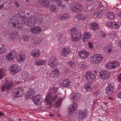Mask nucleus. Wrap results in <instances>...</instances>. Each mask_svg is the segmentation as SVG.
Segmentation results:
<instances>
[{
    "mask_svg": "<svg viewBox=\"0 0 121 121\" xmlns=\"http://www.w3.org/2000/svg\"><path fill=\"white\" fill-rule=\"evenodd\" d=\"M68 64L69 65L71 66L72 68H73L75 66V63L73 61H70L68 62Z\"/></svg>",
    "mask_w": 121,
    "mask_h": 121,
    "instance_id": "nucleus-44",
    "label": "nucleus"
},
{
    "mask_svg": "<svg viewBox=\"0 0 121 121\" xmlns=\"http://www.w3.org/2000/svg\"><path fill=\"white\" fill-rule=\"evenodd\" d=\"M56 5L59 6L61 7L62 8H64L65 7V5H63L62 6H61L62 4V1L61 0H60L58 1L57 0L56 2Z\"/></svg>",
    "mask_w": 121,
    "mask_h": 121,
    "instance_id": "nucleus-37",
    "label": "nucleus"
},
{
    "mask_svg": "<svg viewBox=\"0 0 121 121\" xmlns=\"http://www.w3.org/2000/svg\"><path fill=\"white\" fill-rule=\"evenodd\" d=\"M118 79L119 82H121V73H120L119 75L118 76Z\"/></svg>",
    "mask_w": 121,
    "mask_h": 121,
    "instance_id": "nucleus-53",
    "label": "nucleus"
},
{
    "mask_svg": "<svg viewBox=\"0 0 121 121\" xmlns=\"http://www.w3.org/2000/svg\"><path fill=\"white\" fill-rule=\"evenodd\" d=\"M79 56L82 58H86L89 54V53L87 51L82 50L79 52Z\"/></svg>",
    "mask_w": 121,
    "mask_h": 121,
    "instance_id": "nucleus-17",
    "label": "nucleus"
},
{
    "mask_svg": "<svg viewBox=\"0 0 121 121\" xmlns=\"http://www.w3.org/2000/svg\"><path fill=\"white\" fill-rule=\"evenodd\" d=\"M4 70L2 69H0V79H1L4 76Z\"/></svg>",
    "mask_w": 121,
    "mask_h": 121,
    "instance_id": "nucleus-47",
    "label": "nucleus"
},
{
    "mask_svg": "<svg viewBox=\"0 0 121 121\" xmlns=\"http://www.w3.org/2000/svg\"><path fill=\"white\" fill-rule=\"evenodd\" d=\"M31 32L34 34H37L41 31V28L39 27H35L32 28L30 29Z\"/></svg>",
    "mask_w": 121,
    "mask_h": 121,
    "instance_id": "nucleus-20",
    "label": "nucleus"
},
{
    "mask_svg": "<svg viewBox=\"0 0 121 121\" xmlns=\"http://www.w3.org/2000/svg\"><path fill=\"white\" fill-rule=\"evenodd\" d=\"M58 89L57 88H55V90H54V92L55 93H56H56H57V90Z\"/></svg>",
    "mask_w": 121,
    "mask_h": 121,
    "instance_id": "nucleus-59",
    "label": "nucleus"
},
{
    "mask_svg": "<svg viewBox=\"0 0 121 121\" xmlns=\"http://www.w3.org/2000/svg\"><path fill=\"white\" fill-rule=\"evenodd\" d=\"M26 56V55L25 54L22 53L17 56V58L19 61H23L25 60Z\"/></svg>",
    "mask_w": 121,
    "mask_h": 121,
    "instance_id": "nucleus-25",
    "label": "nucleus"
},
{
    "mask_svg": "<svg viewBox=\"0 0 121 121\" xmlns=\"http://www.w3.org/2000/svg\"><path fill=\"white\" fill-rule=\"evenodd\" d=\"M39 4L45 7H48L50 5L48 0H39Z\"/></svg>",
    "mask_w": 121,
    "mask_h": 121,
    "instance_id": "nucleus-21",
    "label": "nucleus"
},
{
    "mask_svg": "<svg viewBox=\"0 0 121 121\" xmlns=\"http://www.w3.org/2000/svg\"><path fill=\"white\" fill-rule=\"evenodd\" d=\"M20 70V67L17 64H14L11 65L10 72L12 75H15Z\"/></svg>",
    "mask_w": 121,
    "mask_h": 121,
    "instance_id": "nucleus-4",
    "label": "nucleus"
},
{
    "mask_svg": "<svg viewBox=\"0 0 121 121\" xmlns=\"http://www.w3.org/2000/svg\"><path fill=\"white\" fill-rule=\"evenodd\" d=\"M22 77L23 78H28L30 76H29V73L27 72H22Z\"/></svg>",
    "mask_w": 121,
    "mask_h": 121,
    "instance_id": "nucleus-36",
    "label": "nucleus"
},
{
    "mask_svg": "<svg viewBox=\"0 0 121 121\" xmlns=\"http://www.w3.org/2000/svg\"><path fill=\"white\" fill-rule=\"evenodd\" d=\"M4 8V5H0V9H2Z\"/></svg>",
    "mask_w": 121,
    "mask_h": 121,
    "instance_id": "nucleus-61",
    "label": "nucleus"
},
{
    "mask_svg": "<svg viewBox=\"0 0 121 121\" xmlns=\"http://www.w3.org/2000/svg\"><path fill=\"white\" fill-rule=\"evenodd\" d=\"M41 52L39 50L35 49L32 50L31 53L30 55L33 57H38L40 55Z\"/></svg>",
    "mask_w": 121,
    "mask_h": 121,
    "instance_id": "nucleus-19",
    "label": "nucleus"
},
{
    "mask_svg": "<svg viewBox=\"0 0 121 121\" xmlns=\"http://www.w3.org/2000/svg\"><path fill=\"white\" fill-rule=\"evenodd\" d=\"M32 99L34 101L38 102V103H39V102L40 103L42 102V98H41L40 95H37L35 96L34 97L32 98Z\"/></svg>",
    "mask_w": 121,
    "mask_h": 121,
    "instance_id": "nucleus-23",
    "label": "nucleus"
},
{
    "mask_svg": "<svg viewBox=\"0 0 121 121\" xmlns=\"http://www.w3.org/2000/svg\"><path fill=\"white\" fill-rule=\"evenodd\" d=\"M95 14H93V17H94L95 18L97 17H101V13H94Z\"/></svg>",
    "mask_w": 121,
    "mask_h": 121,
    "instance_id": "nucleus-49",
    "label": "nucleus"
},
{
    "mask_svg": "<svg viewBox=\"0 0 121 121\" xmlns=\"http://www.w3.org/2000/svg\"><path fill=\"white\" fill-rule=\"evenodd\" d=\"M25 16V13L22 11L19 12L18 14L13 15L8 22L9 26L19 29L23 28V24L29 27L35 26L36 21L35 18H26Z\"/></svg>",
    "mask_w": 121,
    "mask_h": 121,
    "instance_id": "nucleus-1",
    "label": "nucleus"
},
{
    "mask_svg": "<svg viewBox=\"0 0 121 121\" xmlns=\"http://www.w3.org/2000/svg\"><path fill=\"white\" fill-rule=\"evenodd\" d=\"M57 95H56L54 97H52L51 99V102H53L56 100L57 98Z\"/></svg>",
    "mask_w": 121,
    "mask_h": 121,
    "instance_id": "nucleus-50",
    "label": "nucleus"
},
{
    "mask_svg": "<svg viewBox=\"0 0 121 121\" xmlns=\"http://www.w3.org/2000/svg\"><path fill=\"white\" fill-rule=\"evenodd\" d=\"M55 116V115L54 114H49V116L51 117H52L54 116Z\"/></svg>",
    "mask_w": 121,
    "mask_h": 121,
    "instance_id": "nucleus-60",
    "label": "nucleus"
},
{
    "mask_svg": "<svg viewBox=\"0 0 121 121\" xmlns=\"http://www.w3.org/2000/svg\"><path fill=\"white\" fill-rule=\"evenodd\" d=\"M18 32H16L15 33H13L12 37L11 38V39H19V37L17 35Z\"/></svg>",
    "mask_w": 121,
    "mask_h": 121,
    "instance_id": "nucleus-35",
    "label": "nucleus"
},
{
    "mask_svg": "<svg viewBox=\"0 0 121 121\" xmlns=\"http://www.w3.org/2000/svg\"><path fill=\"white\" fill-rule=\"evenodd\" d=\"M88 47L89 48H93V47L94 46V45L92 43H91L90 42H89L88 43Z\"/></svg>",
    "mask_w": 121,
    "mask_h": 121,
    "instance_id": "nucleus-51",
    "label": "nucleus"
},
{
    "mask_svg": "<svg viewBox=\"0 0 121 121\" xmlns=\"http://www.w3.org/2000/svg\"><path fill=\"white\" fill-rule=\"evenodd\" d=\"M48 64L52 68L55 67L57 64L56 57L54 56H52L49 60Z\"/></svg>",
    "mask_w": 121,
    "mask_h": 121,
    "instance_id": "nucleus-7",
    "label": "nucleus"
},
{
    "mask_svg": "<svg viewBox=\"0 0 121 121\" xmlns=\"http://www.w3.org/2000/svg\"><path fill=\"white\" fill-rule=\"evenodd\" d=\"M16 54V52L14 50H12L6 56V59L9 61H12Z\"/></svg>",
    "mask_w": 121,
    "mask_h": 121,
    "instance_id": "nucleus-6",
    "label": "nucleus"
},
{
    "mask_svg": "<svg viewBox=\"0 0 121 121\" xmlns=\"http://www.w3.org/2000/svg\"><path fill=\"white\" fill-rule=\"evenodd\" d=\"M113 66V68L118 67L120 66V64L117 61H112Z\"/></svg>",
    "mask_w": 121,
    "mask_h": 121,
    "instance_id": "nucleus-40",
    "label": "nucleus"
},
{
    "mask_svg": "<svg viewBox=\"0 0 121 121\" xmlns=\"http://www.w3.org/2000/svg\"><path fill=\"white\" fill-rule=\"evenodd\" d=\"M56 37L59 41L62 43H64L66 40V38L64 35L61 34L60 33H57L56 35Z\"/></svg>",
    "mask_w": 121,
    "mask_h": 121,
    "instance_id": "nucleus-15",
    "label": "nucleus"
},
{
    "mask_svg": "<svg viewBox=\"0 0 121 121\" xmlns=\"http://www.w3.org/2000/svg\"><path fill=\"white\" fill-rule=\"evenodd\" d=\"M110 73L106 70H102L99 73L100 77L103 79L108 78L110 77Z\"/></svg>",
    "mask_w": 121,
    "mask_h": 121,
    "instance_id": "nucleus-9",
    "label": "nucleus"
},
{
    "mask_svg": "<svg viewBox=\"0 0 121 121\" xmlns=\"http://www.w3.org/2000/svg\"><path fill=\"white\" fill-rule=\"evenodd\" d=\"M107 51L110 53L111 51H113L112 46L111 45H109L107 48Z\"/></svg>",
    "mask_w": 121,
    "mask_h": 121,
    "instance_id": "nucleus-45",
    "label": "nucleus"
},
{
    "mask_svg": "<svg viewBox=\"0 0 121 121\" xmlns=\"http://www.w3.org/2000/svg\"><path fill=\"white\" fill-rule=\"evenodd\" d=\"M81 66L80 67V68L81 69H85L87 67V65L85 63H82V64L81 63Z\"/></svg>",
    "mask_w": 121,
    "mask_h": 121,
    "instance_id": "nucleus-48",
    "label": "nucleus"
},
{
    "mask_svg": "<svg viewBox=\"0 0 121 121\" xmlns=\"http://www.w3.org/2000/svg\"><path fill=\"white\" fill-rule=\"evenodd\" d=\"M62 99L61 98H59L57 101L55 103V104L57 107H58L61 105Z\"/></svg>",
    "mask_w": 121,
    "mask_h": 121,
    "instance_id": "nucleus-42",
    "label": "nucleus"
},
{
    "mask_svg": "<svg viewBox=\"0 0 121 121\" xmlns=\"http://www.w3.org/2000/svg\"><path fill=\"white\" fill-rule=\"evenodd\" d=\"M84 37L82 38L83 41L85 42H86L88 41L91 37V33L88 32H86L84 33L83 35Z\"/></svg>",
    "mask_w": 121,
    "mask_h": 121,
    "instance_id": "nucleus-18",
    "label": "nucleus"
},
{
    "mask_svg": "<svg viewBox=\"0 0 121 121\" xmlns=\"http://www.w3.org/2000/svg\"><path fill=\"white\" fill-rule=\"evenodd\" d=\"M107 25L108 26L114 28H117L119 26L117 23L115 22H110L107 23Z\"/></svg>",
    "mask_w": 121,
    "mask_h": 121,
    "instance_id": "nucleus-22",
    "label": "nucleus"
},
{
    "mask_svg": "<svg viewBox=\"0 0 121 121\" xmlns=\"http://www.w3.org/2000/svg\"><path fill=\"white\" fill-rule=\"evenodd\" d=\"M71 82L69 79H66L64 80L60 83V85L61 87H66L69 86Z\"/></svg>",
    "mask_w": 121,
    "mask_h": 121,
    "instance_id": "nucleus-14",
    "label": "nucleus"
},
{
    "mask_svg": "<svg viewBox=\"0 0 121 121\" xmlns=\"http://www.w3.org/2000/svg\"><path fill=\"white\" fill-rule=\"evenodd\" d=\"M70 50L69 47H65L62 48L61 51V54L64 56L66 57L67 55L69 54Z\"/></svg>",
    "mask_w": 121,
    "mask_h": 121,
    "instance_id": "nucleus-13",
    "label": "nucleus"
},
{
    "mask_svg": "<svg viewBox=\"0 0 121 121\" xmlns=\"http://www.w3.org/2000/svg\"><path fill=\"white\" fill-rule=\"evenodd\" d=\"M107 16L110 19H114V15L113 12H109L107 14Z\"/></svg>",
    "mask_w": 121,
    "mask_h": 121,
    "instance_id": "nucleus-38",
    "label": "nucleus"
},
{
    "mask_svg": "<svg viewBox=\"0 0 121 121\" xmlns=\"http://www.w3.org/2000/svg\"><path fill=\"white\" fill-rule=\"evenodd\" d=\"M12 84H11V85H9V86H6V85H4L1 88V89L2 91H7L10 88V86H12Z\"/></svg>",
    "mask_w": 121,
    "mask_h": 121,
    "instance_id": "nucleus-32",
    "label": "nucleus"
},
{
    "mask_svg": "<svg viewBox=\"0 0 121 121\" xmlns=\"http://www.w3.org/2000/svg\"><path fill=\"white\" fill-rule=\"evenodd\" d=\"M117 96L119 98L121 99V91H120L117 95Z\"/></svg>",
    "mask_w": 121,
    "mask_h": 121,
    "instance_id": "nucleus-54",
    "label": "nucleus"
},
{
    "mask_svg": "<svg viewBox=\"0 0 121 121\" xmlns=\"http://www.w3.org/2000/svg\"><path fill=\"white\" fill-rule=\"evenodd\" d=\"M85 77L86 79L92 82L95 78V76L91 72H87Z\"/></svg>",
    "mask_w": 121,
    "mask_h": 121,
    "instance_id": "nucleus-12",
    "label": "nucleus"
},
{
    "mask_svg": "<svg viewBox=\"0 0 121 121\" xmlns=\"http://www.w3.org/2000/svg\"><path fill=\"white\" fill-rule=\"evenodd\" d=\"M92 8L91 5H90L87 7V10L89 11H90L91 10Z\"/></svg>",
    "mask_w": 121,
    "mask_h": 121,
    "instance_id": "nucleus-52",
    "label": "nucleus"
},
{
    "mask_svg": "<svg viewBox=\"0 0 121 121\" xmlns=\"http://www.w3.org/2000/svg\"><path fill=\"white\" fill-rule=\"evenodd\" d=\"M46 62V60L45 61L43 59H39L36 61V65L37 66L44 65Z\"/></svg>",
    "mask_w": 121,
    "mask_h": 121,
    "instance_id": "nucleus-26",
    "label": "nucleus"
},
{
    "mask_svg": "<svg viewBox=\"0 0 121 121\" xmlns=\"http://www.w3.org/2000/svg\"><path fill=\"white\" fill-rule=\"evenodd\" d=\"M87 17V15L84 14L79 13L77 15V18L79 20H83L86 19Z\"/></svg>",
    "mask_w": 121,
    "mask_h": 121,
    "instance_id": "nucleus-24",
    "label": "nucleus"
},
{
    "mask_svg": "<svg viewBox=\"0 0 121 121\" xmlns=\"http://www.w3.org/2000/svg\"><path fill=\"white\" fill-rule=\"evenodd\" d=\"M115 35L114 33V34H111L110 35L111 37H112L113 39L114 38H115Z\"/></svg>",
    "mask_w": 121,
    "mask_h": 121,
    "instance_id": "nucleus-56",
    "label": "nucleus"
},
{
    "mask_svg": "<svg viewBox=\"0 0 121 121\" xmlns=\"http://www.w3.org/2000/svg\"><path fill=\"white\" fill-rule=\"evenodd\" d=\"M105 90L106 94L108 95H111L113 93V91H112L111 89L106 87V88Z\"/></svg>",
    "mask_w": 121,
    "mask_h": 121,
    "instance_id": "nucleus-39",
    "label": "nucleus"
},
{
    "mask_svg": "<svg viewBox=\"0 0 121 121\" xmlns=\"http://www.w3.org/2000/svg\"><path fill=\"white\" fill-rule=\"evenodd\" d=\"M88 112L86 110H79L78 112V119L79 121H82L86 117Z\"/></svg>",
    "mask_w": 121,
    "mask_h": 121,
    "instance_id": "nucleus-5",
    "label": "nucleus"
},
{
    "mask_svg": "<svg viewBox=\"0 0 121 121\" xmlns=\"http://www.w3.org/2000/svg\"><path fill=\"white\" fill-rule=\"evenodd\" d=\"M106 67L108 69H111L113 68V66L112 62L108 63L106 65Z\"/></svg>",
    "mask_w": 121,
    "mask_h": 121,
    "instance_id": "nucleus-41",
    "label": "nucleus"
},
{
    "mask_svg": "<svg viewBox=\"0 0 121 121\" xmlns=\"http://www.w3.org/2000/svg\"><path fill=\"white\" fill-rule=\"evenodd\" d=\"M102 3V2H99V4H99V7L102 8L103 7V5H102L101 4Z\"/></svg>",
    "mask_w": 121,
    "mask_h": 121,
    "instance_id": "nucleus-55",
    "label": "nucleus"
},
{
    "mask_svg": "<svg viewBox=\"0 0 121 121\" xmlns=\"http://www.w3.org/2000/svg\"><path fill=\"white\" fill-rule=\"evenodd\" d=\"M77 94L74 92H72L70 96V99L72 101V102L74 103L72 105L71 107L69 108L70 112L71 113H72L74 112V111L76 109L77 105L76 103L74 102L77 100Z\"/></svg>",
    "mask_w": 121,
    "mask_h": 121,
    "instance_id": "nucleus-3",
    "label": "nucleus"
},
{
    "mask_svg": "<svg viewBox=\"0 0 121 121\" xmlns=\"http://www.w3.org/2000/svg\"><path fill=\"white\" fill-rule=\"evenodd\" d=\"M94 62L95 64H98L100 63L103 60V57L100 54H96L93 56Z\"/></svg>",
    "mask_w": 121,
    "mask_h": 121,
    "instance_id": "nucleus-10",
    "label": "nucleus"
},
{
    "mask_svg": "<svg viewBox=\"0 0 121 121\" xmlns=\"http://www.w3.org/2000/svg\"><path fill=\"white\" fill-rule=\"evenodd\" d=\"M15 94L16 95L15 96L16 97H20L22 96L24 93V91L23 88L22 87L17 88V90L15 91Z\"/></svg>",
    "mask_w": 121,
    "mask_h": 121,
    "instance_id": "nucleus-16",
    "label": "nucleus"
},
{
    "mask_svg": "<svg viewBox=\"0 0 121 121\" xmlns=\"http://www.w3.org/2000/svg\"><path fill=\"white\" fill-rule=\"evenodd\" d=\"M106 35L105 34H104L102 35V37L104 38H105L106 37Z\"/></svg>",
    "mask_w": 121,
    "mask_h": 121,
    "instance_id": "nucleus-57",
    "label": "nucleus"
},
{
    "mask_svg": "<svg viewBox=\"0 0 121 121\" xmlns=\"http://www.w3.org/2000/svg\"><path fill=\"white\" fill-rule=\"evenodd\" d=\"M60 19L62 20L67 19L69 18V16L67 13H64L60 15L59 17Z\"/></svg>",
    "mask_w": 121,
    "mask_h": 121,
    "instance_id": "nucleus-28",
    "label": "nucleus"
},
{
    "mask_svg": "<svg viewBox=\"0 0 121 121\" xmlns=\"http://www.w3.org/2000/svg\"><path fill=\"white\" fill-rule=\"evenodd\" d=\"M92 88L91 84V82H87L85 85L84 88L87 91H88L91 89Z\"/></svg>",
    "mask_w": 121,
    "mask_h": 121,
    "instance_id": "nucleus-27",
    "label": "nucleus"
},
{
    "mask_svg": "<svg viewBox=\"0 0 121 121\" xmlns=\"http://www.w3.org/2000/svg\"><path fill=\"white\" fill-rule=\"evenodd\" d=\"M77 29L76 27L72 28L70 30V32L71 35V40L73 41H78L81 38V33L79 32H76Z\"/></svg>",
    "mask_w": 121,
    "mask_h": 121,
    "instance_id": "nucleus-2",
    "label": "nucleus"
},
{
    "mask_svg": "<svg viewBox=\"0 0 121 121\" xmlns=\"http://www.w3.org/2000/svg\"><path fill=\"white\" fill-rule=\"evenodd\" d=\"M52 95V92H50L48 94L45 99V100L48 103L51 102V99Z\"/></svg>",
    "mask_w": 121,
    "mask_h": 121,
    "instance_id": "nucleus-31",
    "label": "nucleus"
},
{
    "mask_svg": "<svg viewBox=\"0 0 121 121\" xmlns=\"http://www.w3.org/2000/svg\"><path fill=\"white\" fill-rule=\"evenodd\" d=\"M35 94V91L33 90L30 89L28 90L27 91V96H28V98H30L32 96L34 95Z\"/></svg>",
    "mask_w": 121,
    "mask_h": 121,
    "instance_id": "nucleus-30",
    "label": "nucleus"
},
{
    "mask_svg": "<svg viewBox=\"0 0 121 121\" xmlns=\"http://www.w3.org/2000/svg\"><path fill=\"white\" fill-rule=\"evenodd\" d=\"M83 9V6L80 4H75L73 6L71 7V10L72 11L76 12H81Z\"/></svg>",
    "mask_w": 121,
    "mask_h": 121,
    "instance_id": "nucleus-8",
    "label": "nucleus"
},
{
    "mask_svg": "<svg viewBox=\"0 0 121 121\" xmlns=\"http://www.w3.org/2000/svg\"><path fill=\"white\" fill-rule=\"evenodd\" d=\"M60 73L59 69L56 68L52 70L51 73H48L47 75L48 76L50 77H55L59 75Z\"/></svg>",
    "mask_w": 121,
    "mask_h": 121,
    "instance_id": "nucleus-11",
    "label": "nucleus"
},
{
    "mask_svg": "<svg viewBox=\"0 0 121 121\" xmlns=\"http://www.w3.org/2000/svg\"><path fill=\"white\" fill-rule=\"evenodd\" d=\"M7 50L6 48L4 47H2L0 48V54H4L7 52Z\"/></svg>",
    "mask_w": 121,
    "mask_h": 121,
    "instance_id": "nucleus-43",
    "label": "nucleus"
},
{
    "mask_svg": "<svg viewBox=\"0 0 121 121\" xmlns=\"http://www.w3.org/2000/svg\"><path fill=\"white\" fill-rule=\"evenodd\" d=\"M90 26L91 29L93 30H95L98 29V25L96 23H91L90 24Z\"/></svg>",
    "mask_w": 121,
    "mask_h": 121,
    "instance_id": "nucleus-29",
    "label": "nucleus"
},
{
    "mask_svg": "<svg viewBox=\"0 0 121 121\" xmlns=\"http://www.w3.org/2000/svg\"><path fill=\"white\" fill-rule=\"evenodd\" d=\"M115 86L114 84L113 83H109L108 84L106 87L111 89L112 91H114L115 89Z\"/></svg>",
    "mask_w": 121,
    "mask_h": 121,
    "instance_id": "nucleus-34",
    "label": "nucleus"
},
{
    "mask_svg": "<svg viewBox=\"0 0 121 121\" xmlns=\"http://www.w3.org/2000/svg\"><path fill=\"white\" fill-rule=\"evenodd\" d=\"M5 47L3 45L1 44H0V48H1L2 47Z\"/></svg>",
    "mask_w": 121,
    "mask_h": 121,
    "instance_id": "nucleus-64",
    "label": "nucleus"
},
{
    "mask_svg": "<svg viewBox=\"0 0 121 121\" xmlns=\"http://www.w3.org/2000/svg\"><path fill=\"white\" fill-rule=\"evenodd\" d=\"M118 44L119 46L121 47V39L120 41L119 42H118Z\"/></svg>",
    "mask_w": 121,
    "mask_h": 121,
    "instance_id": "nucleus-62",
    "label": "nucleus"
},
{
    "mask_svg": "<svg viewBox=\"0 0 121 121\" xmlns=\"http://www.w3.org/2000/svg\"><path fill=\"white\" fill-rule=\"evenodd\" d=\"M118 14L120 17H121V11L119 12L118 13Z\"/></svg>",
    "mask_w": 121,
    "mask_h": 121,
    "instance_id": "nucleus-63",
    "label": "nucleus"
},
{
    "mask_svg": "<svg viewBox=\"0 0 121 121\" xmlns=\"http://www.w3.org/2000/svg\"><path fill=\"white\" fill-rule=\"evenodd\" d=\"M42 42V38L38 37L36 38L33 42L35 44H38Z\"/></svg>",
    "mask_w": 121,
    "mask_h": 121,
    "instance_id": "nucleus-33",
    "label": "nucleus"
},
{
    "mask_svg": "<svg viewBox=\"0 0 121 121\" xmlns=\"http://www.w3.org/2000/svg\"><path fill=\"white\" fill-rule=\"evenodd\" d=\"M51 9L52 12H55L57 8L55 6L52 5L51 6Z\"/></svg>",
    "mask_w": 121,
    "mask_h": 121,
    "instance_id": "nucleus-46",
    "label": "nucleus"
},
{
    "mask_svg": "<svg viewBox=\"0 0 121 121\" xmlns=\"http://www.w3.org/2000/svg\"><path fill=\"white\" fill-rule=\"evenodd\" d=\"M15 4L17 6V8L19 6V5L18 4V3L17 2H16L15 3Z\"/></svg>",
    "mask_w": 121,
    "mask_h": 121,
    "instance_id": "nucleus-58",
    "label": "nucleus"
}]
</instances>
